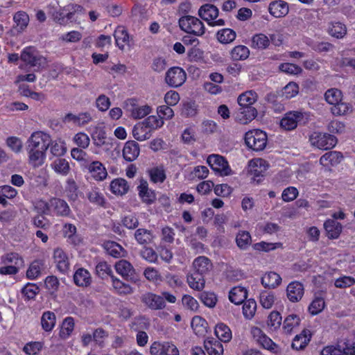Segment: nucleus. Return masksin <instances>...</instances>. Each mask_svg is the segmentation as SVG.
Instances as JSON below:
<instances>
[{
  "mask_svg": "<svg viewBox=\"0 0 355 355\" xmlns=\"http://www.w3.org/2000/svg\"><path fill=\"white\" fill-rule=\"evenodd\" d=\"M343 92L336 88L327 89L324 93V99L331 105V113L336 116L348 115L352 113L353 106L351 103L343 101Z\"/></svg>",
  "mask_w": 355,
  "mask_h": 355,
  "instance_id": "1",
  "label": "nucleus"
},
{
  "mask_svg": "<svg viewBox=\"0 0 355 355\" xmlns=\"http://www.w3.org/2000/svg\"><path fill=\"white\" fill-rule=\"evenodd\" d=\"M178 24L182 31L195 36H202L205 33L204 24L196 17L191 15L183 16L180 18Z\"/></svg>",
  "mask_w": 355,
  "mask_h": 355,
  "instance_id": "2",
  "label": "nucleus"
},
{
  "mask_svg": "<svg viewBox=\"0 0 355 355\" xmlns=\"http://www.w3.org/2000/svg\"><path fill=\"white\" fill-rule=\"evenodd\" d=\"M246 146L255 151L262 150L267 144V135L265 132L260 130H252L245 135Z\"/></svg>",
  "mask_w": 355,
  "mask_h": 355,
  "instance_id": "3",
  "label": "nucleus"
},
{
  "mask_svg": "<svg viewBox=\"0 0 355 355\" xmlns=\"http://www.w3.org/2000/svg\"><path fill=\"white\" fill-rule=\"evenodd\" d=\"M309 141L313 146L319 149L327 150L336 146L337 139L328 133L314 132L309 136Z\"/></svg>",
  "mask_w": 355,
  "mask_h": 355,
  "instance_id": "4",
  "label": "nucleus"
},
{
  "mask_svg": "<svg viewBox=\"0 0 355 355\" xmlns=\"http://www.w3.org/2000/svg\"><path fill=\"white\" fill-rule=\"evenodd\" d=\"M200 18L212 26H224L225 21L222 19L215 20L218 16V9L214 5L205 4L198 10Z\"/></svg>",
  "mask_w": 355,
  "mask_h": 355,
  "instance_id": "5",
  "label": "nucleus"
},
{
  "mask_svg": "<svg viewBox=\"0 0 355 355\" xmlns=\"http://www.w3.org/2000/svg\"><path fill=\"white\" fill-rule=\"evenodd\" d=\"M321 355H355V343L341 341L336 346H327L322 350Z\"/></svg>",
  "mask_w": 355,
  "mask_h": 355,
  "instance_id": "6",
  "label": "nucleus"
},
{
  "mask_svg": "<svg viewBox=\"0 0 355 355\" xmlns=\"http://www.w3.org/2000/svg\"><path fill=\"white\" fill-rule=\"evenodd\" d=\"M20 59L33 67H41L46 62V59L41 55L33 46H27L21 51Z\"/></svg>",
  "mask_w": 355,
  "mask_h": 355,
  "instance_id": "7",
  "label": "nucleus"
},
{
  "mask_svg": "<svg viewBox=\"0 0 355 355\" xmlns=\"http://www.w3.org/2000/svg\"><path fill=\"white\" fill-rule=\"evenodd\" d=\"M50 142V135L42 131H37L33 132L28 139L27 148L46 152Z\"/></svg>",
  "mask_w": 355,
  "mask_h": 355,
  "instance_id": "8",
  "label": "nucleus"
},
{
  "mask_svg": "<svg viewBox=\"0 0 355 355\" xmlns=\"http://www.w3.org/2000/svg\"><path fill=\"white\" fill-rule=\"evenodd\" d=\"M187 79V73L183 69L179 67L170 68L166 73L165 82L171 87L182 86Z\"/></svg>",
  "mask_w": 355,
  "mask_h": 355,
  "instance_id": "9",
  "label": "nucleus"
},
{
  "mask_svg": "<svg viewBox=\"0 0 355 355\" xmlns=\"http://www.w3.org/2000/svg\"><path fill=\"white\" fill-rule=\"evenodd\" d=\"M207 162L212 170L218 173L220 175L226 176L232 173V170L227 161L221 155L216 154L210 155L207 157Z\"/></svg>",
  "mask_w": 355,
  "mask_h": 355,
  "instance_id": "10",
  "label": "nucleus"
},
{
  "mask_svg": "<svg viewBox=\"0 0 355 355\" xmlns=\"http://www.w3.org/2000/svg\"><path fill=\"white\" fill-rule=\"evenodd\" d=\"M151 355H180L178 347L172 343L165 342H153L149 349Z\"/></svg>",
  "mask_w": 355,
  "mask_h": 355,
  "instance_id": "11",
  "label": "nucleus"
},
{
  "mask_svg": "<svg viewBox=\"0 0 355 355\" xmlns=\"http://www.w3.org/2000/svg\"><path fill=\"white\" fill-rule=\"evenodd\" d=\"M304 118V114L298 111L288 112L282 119L280 125L286 130H292L296 128L298 123H300Z\"/></svg>",
  "mask_w": 355,
  "mask_h": 355,
  "instance_id": "12",
  "label": "nucleus"
},
{
  "mask_svg": "<svg viewBox=\"0 0 355 355\" xmlns=\"http://www.w3.org/2000/svg\"><path fill=\"white\" fill-rule=\"evenodd\" d=\"M269 13L275 18H282L289 12V4L283 0L271 1L268 8Z\"/></svg>",
  "mask_w": 355,
  "mask_h": 355,
  "instance_id": "13",
  "label": "nucleus"
},
{
  "mask_svg": "<svg viewBox=\"0 0 355 355\" xmlns=\"http://www.w3.org/2000/svg\"><path fill=\"white\" fill-rule=\"evenodd\" d=\"M141 302L152 310H160L166 306L163 297L153 293H146L143 295Z\"/></svg>",
  "mask_w": 355,
  "mask_h": 355,
  "instance_id": "14",
  "label": "nucleus"
},
{
  "mask_svg": "<svg viewBox=\"0 0 355 355\" xmlns=\"http://www.w3.org/2000/svg\"><path fill=\"white\" fill-rule=\"evenodd\" d=\"M115 269L125 279L136 282L135 270L129 261L125 259L117 261L115 264Z\"/></svg>",
  "mask_w": 355,
  "mask_h": 355,
  "instance_id": "15",
  "label": "nucleus"
},
{
  "mask_svg": "<svg viewBox=\"0 0 355 355\" xmlns=\"http://www.w3.org/2000/svg\"><path fill=\"white\" fill-rule=\"evenodd\" d=\"M127 106L131 116L135 119H142L151 112V107L147 105L142 106L136 105V100L133 98L127 101Z\"/></svg>",
  "mask_w": 355,
  "mask_h": 355,
  "instance_id": "16",
  "label": "nucleus"
},
{
  "mask_svg": "<svg viewBox=\"0 0 355 355\" xmlns=\"http://www.w3.org/2000/svg\"><path fill=\"white\" fill-rule=\"evenodd\" d=\"M251 332L254 339L263 348L270 351H275L277 348V345L260 328L253 327Z\"/></svg>",
  "mask_w": 355,
  "mask_h": 355,
  "instance_id": "17",
  "label": "nucleus"
},
{
  "mask_svg": "<svg viewBox=\"0 0 355 355\" xmlns=\"http://www.w3.org/2000/svg\"><path fill=\"white\" fill-rule=\"evenodd\" d=\"M193 266L195 269L194 273H199L202 276L209 274L213 268L211 260L205 256H200L195 259Z\"/></svg>",
  "mask_w": 355,
  "mask_h": 355,
  "instance_id": "18",
  "label": "nucleus"
},
{
  "mask_svg": "<svg viewBox=\"0 0 355 355\" xmlns=\"http://www.w3.org/2000/svg\"><path fill=\"white\" fill-rule=\"evenodd\" d=\"M304 286L299 282L290 283L286 288L287 297L292 302H299L304 295Z\"/></svg>",
  "mask_w": 355,
  "mask_h": 355,
  "instance_id": "19",
  "label": "nucleus"
},
{
  "mask_svg": "<svg viewBox=\"0 0 355 355\" xmlns=\"http://www.w3.org/2000/svg\"><path fill=\"white\" fill-rule=\"evenodd\" d=\"M257 115V111L254 107H240L236 112V120L241 124H247Z\"/></svg>",
  "mask_w": 355,
  "mask_h": 355,
  "instance_id": "20",
  "label": "nucleus"
},
{
  "mask_svg": "<svg viewBox=\"0 0 355 355\" xmlns=\"http://www.w3.org/2000/svg\"><path fill=\"white\" fill-rule=\"evenodd\" d=\"M50 205L53 211L58 216H68L71 209L67 202L58 198L50 199Z\"/></svg>",
  "mask_w": 355,
  "mask_h": 355,
  "instance_id": "21",
  "label": "nucleus"
},
{
  "mask_svg": "<svg viewBox=\"0 0 355 355\" xmlns=\"http://www.w3.org/2000/svg\"><path fill=\"white\" fill-rule=\"evenodd\" d=\"M54 261L57 268L62 273H65L69 269V260L67 254L60 248H57L53 252Z\"/></svg>",
  "mask_w": 355,
  "mask_h": 355,
  "instance_id": "22",
  "label": "nucleus"
},
{
  "mask_svg": "<svg viewBox=\"0 0 355 355\" xmlns=\"http://www.w3.org/2000/svg\"><path fill=\"white\" fill-rule=\"evenodd\" d=\"M139 153V145L135 141H128L123 148V157L128 162L135 160Z\"/></svg>",
  "mask_w": 355,
  "mask_h": 355,
  "instance_id": "23",
  "label": "nucleus"
},
{
  "mask_svg": "<svg viewBox=\"0 0 355 355\" xmlns=\"http://www.w3.org/2000/svg\"><path fill=\"white\" fill-rule=\"evenodd\" d=\"M87 168L92 177L97 181H102L106 178L107 173L103 164L98 161H94L87 166Z\"/></svg>",
  "mask_w": 355,
  "mask_h": 355,
  "instance_id": "24",
  "label": "nucleus"
},
{
  "mask_svg": "<svg viewBox=\"0 0 355 355\" xmlns=\"http://www.w3.org/2000/svg\"><path fill=\"white\" fill-rule=\"evenodd\" d=\"M268 168L266 160L259 158L250 162V172L254 175V180L259 182L257 178L263 177Z\"/></svg>",
  "mask_w": 355,
  "mask_h": 355,
  "instance_id": "25",
  "label": "nucleus"
},
{
  "mask_svg": "<svg viewBox=\"0 0 355 355\" xmlns=\"http://www.w3.org/2000/svg\"><path fill=\"white\" fill-rule=\"evenodd\" d=\"M137 188L139 196L144 202L150 205L155 201L156 194L153 191L148 189V184L146 180H141Z\"/></svg>",
  "mask_w": 355,
  "mask_h": 355,
  "instance_id": "26",
  "label": "nucleus"
},
{
  "mask_svg": "<svg viewBox=\"0 0 355 355\" xmlns=\"http://www.w3.org/2000/svg\"><path fill=\"white\" fill-rule=\"evenodd\" d=\"M73 282L80 287H87L92 283V277L89 272L83 268L77 269L73 274Z\"/></svg>",
  "mask_w": 355,
  "mask_h": 355,
  "instance_id": "27",
  "label": "nucleus"
},
{
  "mask_svg": "<svg viewBox=\"0 0 355 355\" xmlns=\"http://www.w3.org/2000/svg\"><path fill=\"white\" fill-rule=\"evenodd\" d=\"M324 227L329 239H335L339 237L343 230L342 225L334 219H328L324 223Z\"/></svg>",
  "mask_w": 355,
  "mask_h": 355,
  "instance_id": "28",
  "label": "nucleus"
},
{
  "mask_svg": "<svg viewBox=\"0 0 355 355\" xmlns=\"http://www.w3.org/2000/svg\"><path fill=\"white\" fill-rule=\"evenodd\" d=\"M204 347L209 355H223V345L214 338H207L204 341Z\"/></svg>",
  "mask_w": 355,
  "mask_h": 355,
  "instance_id": "29",
  "label": "nucleus"
},
{
  "mask_svg": "<svg viewBox=\"0 0 355 355\" xmlns=\"http://www.w3.org/2000/svg\"><path fill=\"white\" fill-rule=\"evenodd\" d=\"M343 157L341 153L338 151H330L326 153L320 159V163L324 166H335L338 164Z\"/></svg>",
  "mask_w": 355,
  "mask_h": 355,
  "instance_id": "30",
  "label": "nucleus"
},
{
  "mask_svg": "<svg viewBox=\"0 0 355 355\" xmlns=\"http://www.w3.org/2000/svg\"><path fill=\"white\" fill-rule=\"evenodd\" d=\"M116 46L123 50L125 45L129 44V35L127 30L123 26H118L114 33Z\"/></svg>",
  "mask_w": 355,
  "mask_h": 355,
  "instance_id": "31",
  "label": "nucleus"
},
{
  "mask_svg": "<svg viewBox=\"0 0 355 355\" xmlns=\"http://www.w3.org/2000/svg\"><path fill=\"white\" fill-rule=\"evenodd\" d=\"M248 292L244 287H234L229 293V299L231 302L235 304H240L244 302L247 298Z\"/></svg>",
  "mask_w": 355,
  "mask_h": 355,
  "instance_id": "32",
  "label": "nucleus"
},
{
  "mask_svg": "<svg viewBox=\"0 0 355 355\" xmlns=\"http://www.w3.org/2000/svg\"><path fill=\"white\" fill-rule=\"evenodd\" d=\"M110 190L115 195L123 196L128 193L129 185L125 179L116 178L111 182Z\"/></svg>",
  "mask_w": 355,
  "mask_h": 355,
  "instance_id": "33",
  "label": "nucleus"
},
{
  "mask_svg": "<svg viewBox=\"0 0 355 355\" xmlns=\"http://www.w3.org/2000/svg\"><path fill=\"white\" fill-rule=\"evenodd\" d=\"M133 137L137 141H145L151 137L150 130L142 122L135 125L132 129Z\"/></svg>",
  "mask_w": 355,
  "mask_h": 355,
  "instance_id": "34",
  "label": "nucleus"
},
{
  "mask_svg": "<svg viewBox=\"0 0 355 355\" xmlns=\"http://www.w3.org/2000/svg\"><path fill=\"white\" fill-rule=\"evenodd\" d=\"M282 282L280 275L275 272H269L265 274L261 278V284L266 288H275Z\"/></svg>",
  "mask_w": 355,
  "mask_h": 355,
  "instance_id": "35",
  "label": "nucleus"
},
{
  "mask_svg": "<svg viewBox=\"0 0 355 355\" xmlns=\"http://www.w3.org/2000/svg\"><path fill=\"white\" fill-rule=\"evenodd\" d=\"M28 153L29 162L34 167H38L43 164L46 152L27 148Z\"/></svg>",
  "mask_w": 355,
  "mask_h": 355,
  "instance_id": "36",
  "label": "nucleus"
},
{
  "mask_svg": "<svg viewBox=\"0 0 355 355\" xmlns=\"http://www.w3.org/2000/svg\"><path fill=\"white\" fill-rule=\"evenodd\" d=\"M187 283L190 288L200 291L205 288V280L204 276L193 272L187 276Z\"/></svg>",
  "mask_w": 355,
  "mask_h": 355,
  "instance_id": "37",
  "label": "nucleus"
},
{
  "mask_svg": "<svg viewBox=\"0 0 355 355\" xmlns=\"http://www.w3.org/2000/svg\"><path fill=\"white\" fill-rule=\"evenodd\" d=\"M258 96L252 90L247 91L238 97V103L240 107H252V105L257 101Z\"/></svg>",
  "mask_w": 355,
  "mask_h": 355,
  "instance_id": "38",
  "label": "nucleus"
},
{
  "mask_svg": "<svg viewBox=\"0 0 355 355\" xmlns=\"http://www.w3.org/2000/svg\"><path fill=\"white\" fill-rule=\"evenodd\" d=\"M214 333L220 342L227 343L232 339L230 329L223 323L216 324Z\"/></svg>",
  "mask_w": 355,
  "mask_h": 355,
  "instance_id": "39",
  "label": "nucleus"
},
{
  "mask_svg": "<svg viewBox=\"0 0 355 355\" xmlns=\"http://www.w3.org/2000/svg\"><path fill=\"white\" fill-rule=\"evenodd\" d=\"M309 331L303 330L299 335H296L292 343V347L297 350L304 349L310 341Z\"/></svg>",
  "mask_w": 355,
  "mask_h": 355,
  "instance_id": "40",
  "label": "nucleus"
},
{
  "mask_svg": "<svg viewBox=\"0 0 355 355\" xmlns=\"http://www.w3.org/2000/svg\"><path fill=\"white\" fill-rule=\"evenodd\" d=\"M44 270V262L42 260L33 261L26 271V277L30 279L38 277Z\"/></svg>",
  "mask_w": 355,
  "mask_h": 355,
  "instance_id": "41",
  "label": "nucleus"
},
{
  "mask_svg": "<svg viewBox=\"0 0 355 355\" xmlns=\"http://www.w3.org/2000/svg\"><path fill=\"white\" fill-rule=\"evenodd\" d=\"M56 317L53 312L45 311L41 318V325L45 331H51L55 327Z\"/></svg>",
  "mask_w": 355,
  "mask_h": 355,
  "instance_id": "42",
  "label": "nucleus"
},
{
  "mask_svg": "<svg viewBox=\"0 0 355 355\" xmlns=\"http://www.w3.org/2000/svg\"><path fill=\"white\" fill-rule=\"evenodd\" d=\"M112 286L119 295H129L133 293L132 288L114 276H111Z\"/></svg>",
  "mask_w": 355,
  "mask_h": 355,
  "instance_id": "43",
  "label": "nucleus"
},
{
  "mask_svg": "<svg viewBox=\"0 0 355 355\" xmlns=\"http://www.w3.org/2000/svg\"><path fill=\"white\" fill-rule=\"evenodd\" d=\"M300 322V319L297 315H289L285 318L283 323L284 332L286 334H291L294 329L299 326Z\"/></svg>",
  "mask_w": 355,
  "mask_h": 355,
  "instance_id": "44",
  "label": "nucleus"
},
{
  "mask_svg": "<svg viewBox=\"0 0 355 355\" xmlns=\"http://www.w3.org/2000/svg\"><path fill=\"white\" fill-rule=\"evenodd\" d=\"M236 243L239 249L245 250L252 243L250 234L247 231H239L236 236Z\"/></svg>",
  "mask_w": 355,
  "mask_h": 355,
  "instance_id": "45",
  "label": "nucleus"
},
{
  "mask_svg": "<svg viewBox=\"0 0 355 355\" xmlns=\"http://www.w3.org/2000/svg\"><path fill=\"white\" fill-rule=\"evenodd\" d=\"M15 23V28L17 32L23 31L28 26L29 21L28 15L23 11H19L15 13L13 17Z\"/></svg>",
  "mask_w": 355,
  "mask_h": 355,
  "instance_id": "46",
  "label": "nucleus"
},
{
  "mask_svg": "<svg viewBox=\"0 0 355 355\" xmlns=\"http://www.w3.org/2000/svg\"><path fill=\"white\" fill-rule=\"evenodd\" d=\"M216 37L219 42L230 44L235 40L236 34L232 29L223 28L217 32Z\"/></svg>",
  "mask_w": 355,
  "mask_h": 355,
  "instance_id": "47",
  "label": "nucleus"
},
{
  "mask_svg": "<svg viewBox=\"0 0 355 355\" xmlns=\"http://www.w3.org/2000/svg\"><path fill=\"white\" fill-rule=\"evenodd\" d=\"M135 238L139 244L145 245L153 241V235L151 231L139 228L135 231Z\"/></svg>",
  "mask_w": 355,
  "mask_h": 355,
  "instance_id": "48",
  "label": "nucleus"
},
{
  "mask_svg": "<svg viewBox=\"0 0 355 355\" xmlns=\"http://www.w3.org/2000/svg\"><path fill=\"white\" fill-rule=\"evenodd\" d=\"M230 55L234 60H244L249 57L250 50L244 45H238L232 49Z\"/></svg>",
  "mask_w": 355,
  "mask_h": 355,
  "instance_id": "49",
  "label": "nucleus"
},
{
  "mask_svg": "<svg viewBox=\"0 0 355 355\" xmlns=\"http://www.w3.org/2000/svg\"><path fill=\"white\" fill-rule=\"evenodd\" d=\"M207 321L199 315H196L192 318L191 327L196 334L203 335L207 332Z\"/></svg>",
  "mask_w": 355,
  "mask_h": 355,
  "instance_id": "50",
  "label": "nucleus"
},
{
  "mask_svg": "<svg viewBox=\"0 0 355 355\" xmlns=\"http://www.w3.org/2000/svg\"><path fill=\"white\" fill-rule=\"evenodd\" d=\"M150 180L154 183H162L166 179L165 171L163 166H156L148 170Z\"/></svg>",
  "mask_w": 355,
  "mask_h": 355,
  "instance_id": "51",
  "label": "nucleus"
},
{
  "mask_svg": "<svg viewBox=\"0 0 355 355\" xmlns=\"http://www.w3.org/2000/svg\"><path fill=\"white\" fill-rule=\"evenodd\" d=\"M65 191L69 200L76 201L78 200L79 197L78 187L73 179L69 178L67 180Z\"/></svg>",
  "mask_w": 355,
  "mask_h": 355,
  "instance_id": "52",
  "label": "nucleus"
},
{
  "mask_svg": "<svg viewBox=\"0 0 355 355\" xmlns=\"http://www.w3.org/2000/svg\"><path fill=\"white\" fill-rule=\"evenodd\" d=\"M51 166L57 173L62 175H67L70 171L69 164L65 159H56Z\"/></svg>",
  "mask_w": 355,
  "mask_h": 355,
  "instance_id": "53",
  "label": "nucleus"
},
{
  "mask_svg": "<svg viewBox=\"0 0 355 355\" xmlns=\"http://www.w3.org/2000/svg\"><path fill=\"white\" fill-rule=\"evenodd\" d=\"M66 10L64 8L62 9L58 2H55L53 3H50L47 6V12L48 14L52 16L53 19L59 23H61V21H63V10Z\"/></svg>",
  "mask_w": 355,
  "mask_h": 355,
  "instance_id": "54",
  "label": "nucleus"
},
{
  "mask_svg": "<svg viewBox=\"0 0 355 355\" xmlns=\"http://www.w3.org/2000/svg\"><path fill=\"white\" fill-rule=\"evenodd\" d=\"M329 33L334 37L343 38L347 33V28L340 22H333L329 28Z\"/></svg>",
  "mask_w": 355,
  "mask_h": 355,
  "instance_id": "55",
  "label": "nucleus"
},
{
  "mask_svg": "<svg viewBox=\"0 0 355 355\" xmlns=\"http://www.w3.org/2000/svg\"><path fill=\"white\" fill-rule=\"evenodd\" d=\"M107 253L113 257L119 258L124 256L123 248L116 242H108L105 244Z\"/></svg>",
  "mask_w": 355,
  "mask_h": 355,
  "instance_id": "56",
  "label": "nucleus"
},
{
  "mask_svg": "<svg viewBox=\"0 0 355 355\" xmlns=\"http://www.w3.org/2000/svg\"><path fill=\"white\" fill-rule=\"evenodd\" d=\"M87 198L90 202L100 207H104L106 203L103 195L96 189H92L87 193Z\"/></svg>",
  "mask_w": 355,
  "mask_h": 355,
  "instance_id": "57",
  "label": "nucleus"
},
{
  "mask_svg": "<svg viewBox=\"0 0 355 355\" xmlns=\"http://www.w3.org/2000/svg\"><path fill=\"white\" fill-rule=\"evenodd\" d=\"M144 275L149 282L155 284H159L163 281L159 271L153 267H148L144 271Z\"/></svg>",
  "mask_w": 355,
  "mask_h": 355,
  "instance_id": "58",
  "label": "nucleus"
},
{
  "mask_svg": "<svg viewBox=\"0 0 355 355\" xmlns=\"http://www.w3.org/2000/svg\"><path fill=\"white\" fill-rule=\"evenodd\" d=\"M257 310V302L253 299L244 302L243 305V313L245 318L251 319L255 314Z\"/></svg>",
  "mask_w": 355,
  "mask_h": 355,
  "instance_id": "59",
  "label": "nucleus"
},
{
  "mask_svg": "<svg viewBox=\"0 0 355 355\" xmlns=\"http://www.w3.org/2000/svg\"><path fill=\"white\" fill-rule=\"evenodd\" d=\"M252 46L258 49H266L270 44L268 37L262 33L257 34L252 39Z\"/></svg>",
  "mask_w": 355,
  "mask_h": 355,
  "instance_id": "60",
  "label": "nucleus"
},
{
  "mask_svg": "<svg viewBox=\"0 0 355 355\" xmlns=\"http://www.w3.org/2000/svg\"><path fill=\"white\" fill-rule=\"evenodd\" d=\"M43 347L44 343L42 342H30L24 346L23 351L27 355H37L40 352Z\"/></svg>",
  "mask_w": 355,
  "mask_h": 355,
  "instance_id": "61",
  "label": "nucleus"
},
{
  "mask_svg": "<svg viewBox=\"0 0 355 355\" xmlns=\"http://www.w3.org/2000/svg\"><path fill=\"white\" fill-rule=\"evenodd\" d=\"M96 272L98 277L102 279L107 276H114L111 266L105 261L99 262L96 266Z\"/></svg>",
  "mask_w": 355,
  "mask_h": 355,
  "instance_id": "62",
  "label": "nucleus"
},
{
  "mask_svg": "<svg viewBox=\"0 0 355 355\" xmlns=\"http://www.w3.org/2000/svg\"><path fill=\"white\" fill-rule=\"evenodd\" d=\"M74 328V320L73 318L68 317L65 318L62 322L60 336L63 338H67L73 331Z\"/></svg>",
  "mask_w": 355,
  "mask_h": 355,
  "instance_id": "63",
  "label": "nucleus"
},
{
  "mask_svg": "<svg viewBox=\"0 0 355 355\" xmlns=\"http://www.w3.org/2000/svg\"><path fill=\"white\" fill-rule=\"evenodd\" d=\"M324 300L322 297H315L309 306V311L313 315L320 313L324 308Z\"/></svg>",
  "mask_w": 355,
  "mask_h": 355,
  "instance_id": "64",
  "label": "nucleus"
}]
</instances>
